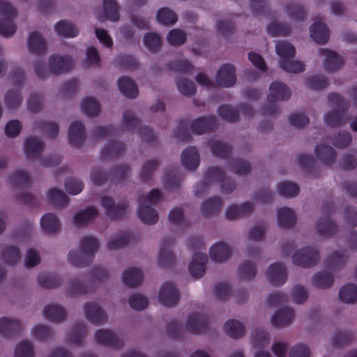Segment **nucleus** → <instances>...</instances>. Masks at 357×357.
Returning a JSON list of instances; mask_svg holds the SVG:
<instances>
[{"instance_id":"nucleus-1","label":"nucleus","mask_w":357,"mask_h":357,"mask_svg":"<svg viewBox=\"0 0 357 357\" xmlns=\"http://www.w3.org/2000/svg\"><path fill=\"white\" fill-rule=\"evenodd\" d=\"M98 246V241L94 236H84L81 239L79 248L70 251L68 257L69 263L77 267L86 265L93 258Z\"/></svg>"},{"instance_id":"nucleus-2","label":"nucleus","mask_w":357,"mask_h":357,"mask_svg":"<svg viewBox=\"0 0 357 357\" xmlns=\"http://www.w3.org/2000/svg\"><path fill=\"white\" fill-rule=\"evenodd\" d=\"M328 100L329 105L333 107L334 110L325 114L324 123L331 127L342 126L347 121L345 112L349 110V102L344 98L334 93L328 94Z\"/></svg>"},{"instance_id":"nucleus-3","label":"nucleus","mask_w":357,"mask_h":357,"mask_svg":"<svg viewBox=\"0 0 357 357\" xmlns=\"http://www.w3.org/2000/svg\"><path fill=\"white\" fill-rule=\"evenodd\" d=\"M162 199V193L158 189L152 190L149 194L139 197L137 215L145 224H155L158 220L156 211L151 205L157 204Z\"/></svg>"},{"instance_id":"nucleus-4","label":"nucleus","mask_w":357,"mask_h":357,"mask_svg":"<svg viewBox=\"0 0 357 357\" xmlns=\"http://www.w3.org/2000/svg\"><path fill=\"white\" fill-rule=\"evenodd\" d=\"M207 326L206 318L199 313H192L188 317L185 326L177 320H173L167 325V331L172 336H181L184 331L197 334L204 331Z\"/></svg>"},{"instance_id":"nucleus-5","label":"nucleus","mask_w":357,"mask_h":357,"mask_svg":"<svg viewBox=\"0 0 357 357\" xmlns=\"http://www.w3.org/2000/svg\"><path fill=\"white\" fill-rule=\"evenodd\" d=\"M30 181L28 174L22 170L15 172L8 178L9 184L15 189L16 194L20 195V200L26 204L33 205V198L25 191Z\"/></svg>"},{"instance_id":"nucleus-6","label":"nucleus","mask_w":357,"mask_h":357,"mask_svg":"<svg viewBox=\"0 0 357 357\" xmlns=\"http://www.w3.org/2000/svg\"><path fill=\"white\" fill-rule=\"evenodd\" d=\"M0 35L10 38L16 31V26L13 22L16 17L15 9L8 3L0 0Z\"/></svg>"},{"instance_id":"nucleus-7","label":"nucleus","mask_w":357,"mask_h":357,"mask_svg":"<svg viewBox=\"0 0 357 357\" xmlns=\"http://www.w3.org/2000/svg\"><path fill=\"white\" fill-rule=\"evenodd\" d=\"M320 259L317 250L313 247H306L296 250L292 256L294 264L301 266H311L317 264Z\"/></svg>"},{"instance_id":"nucleus-8","label":"nucleus","mask_w":357,"mask_h":357,"mask_svg":"<svg viewBox=\"0 0 357 357\" xmlns=\"http://www.w3.org/2000/svg\"><path fill=\"white\" fill-rule=\"evenodd\" d=\"M323 217L317 221L316 229L317 232L322 236H330L336 231L335 225L330 220L329 215L333 212V204L327 202L321 207Z\"/></svg>"},{"instance_id":"nucleus-9","label":"nucleus","mask_w":357,"mask_h":357,"mask_svg":"<svg viewBox=\"0 0 357 357\" xmlns=\"http://www.w3.org/2000/svg\"><path fill=\"white\" fill-rule=\"evenodd\" d=\"M218 181L220 183V186L222 191L225 193L230 192L234 188V183H229V188L225 187L224 183L226 182V178L224 177L222 171L217 167L212 168L206 174V181L197 186L195 194L199 195L201 190H204L208 183Z\"/></svg>"},{"instance_id":"nucleus-10","label":"nucleus","mask_w":357,"mask_h":357,"mask_svg":"<svg viewBox=\"0 0 357 357\" xmlns=\"http://www.w3.org/2000/svg\"><path fill=\"white\" fill-rule=\"evenodd\" d=\"M179 299V294L176 287L170 282L162 284L158 294V301L165 306H172Z\"/></svg>"},{"instance_id":"nucleus-11","label":"nucleus","mask_w":357,"mask_h":357,"mask_svg":"<svg viewBox=\"0 0 357 357\" xmlns=\"http://www.w3.org/2000/svg\"><path fill=\"white\" fill-rule=\"evenodd\" d=\"M266 277L271 284L282 285L287 278V268L281 263L272 264L266 270Z\"/></svg>"},{"instance_id":"nucleus-12","label":"nucleus","mask_w":357,"mask_h":357,"mask_svg":"<svg viewBox=\"0 0 357 357\" xmlns=\"http://www.w3.org/2000/svg\"><path fill=\"white\" fill-rule=\"evenodd\" d=\"M291 96V92L286 84L274 82L270 85L267 100L269 103L273 104L279 101L287 100Z\"/></svg>"},{"instance_id":"nucleus-13","label":"nucleus","mask_w":357,"mask_h":357,"mask_svg":"<svg viewBox=\"0 0 357 357\" xmlns=\"http://www.w3.org/2000/svg\"><path fill=\"white\" fill-rule=\"evenodd\" d=\"M83 311L85 317L93 324L98 325L107 320L105 312L97 303H86L83 307Z\"/></svg>"},{"instance_id":"nucleus-14","label":"nucleus","mask_w":357,"mask_h":357,"mask_svg":"<svg viewBox=\"0 0 357 357\" xmlns=\"http://www.w3.org/2000/svg\"><path fill=\"white\" fill-rule=\"evenodd\" d=\"M49 66L52 73L61 74L73 68V61L68 56L54 54L49 58Z\"/></svg>"},{"instance_id":"nucleus-15","label":"nucleus","mask_w":357,"mask_h":357,"mask_svg":"<svg viewBox=\"0 0 357 357\" xmlns=\"http://www.w3.org/2000/svg\"><path fill=\"white\" fill-rule=\"evenodd\" d=\"M101 205L105 210V215L110 219L121 218L127 208V203L126 202H122L116 205L113 199L107 196L102 198Z\"/></svg>"},{"instance_id":"nucleus-16","label":"nucleus","mask_w":357,"mask_h":357,"mask_svg":"<svg viewBox=\"0 0 357 357\" xmlns=\"http://www.w3.org/2000/svg\"><path fill=\"white\" fill-rule=\"evenodd\" d=\"M318 53L320 56L324 57V68L328 72H333L339 69L343 63V59L333 50L320 48Z\"/></svg>"},{"instance_id":"nucleus-17","label":"nucleus","mask_w":357,"mask_h":357,"mask_svg":"<svg viewBox=\"0 0 357 357\" xmlns=\"http://www.w3.org/2000/svg\"><path fill=\"white\" fill-rule=\"evenodd\" d=\"M215 80L218 85L222 87L233 86L236 81L234 66L222 65L216 74Z\"/></svg>"},{"instance_id":"nucleus-18","label":"nucleus","mask_w":357,"mask_h":357,"mask_svg":"<svg viewBox=\"0 0 357 357\" xmlns=\"http://www.w3.org/2000/svg\"><path fill=\"white\" fill-rule=\"evenodd\" d=\"M96 342L101 345L118 348L122 345V340L112 331L106 329H99L95 333Z\"/></svg>"},{"instance_id":"nucleus-19","label":"nucleus","mask_w":357,"mask_h":357,"mask_svg":"<svg viewBox=\"0 0 357 357\" xmlns=\"http://www.w3.org/2000/svg\"><path fill=\"white\" fill-rule=\"evenodd\" d=\"M208 259L205 253L197 252L192 256V259L189 264V271L194 278L202 277Z\"/></svg>"},{"instance_id":"nucleus-20","label":"nucleus","mask_w":357,"mask_h":357,"mask_svg":"<svg viewBox=\"0 0 357 357\" xmlns=\"http://www.w3.org/2000/svg\"><path fill=\"white\" fill-rule=\"evenodd\" d=\"M86 139L84 125L79 121L72 123L69 127L68 139L72 146L79 147Z\"/></svg>"},{"instance_id":"nucleus-21","label":"nucleus","mask_w":357,"mask_h":357,"mask_svg":"<svg viewBox=\"0 0 357 357\" xmlns=\"http://www.w3.org/2000/svg\"><path fill=\"white\" fill-rule=\"evenodd\" d=\"M42 230L49 234L59 231L61 224L58 218L53 213H47L42 216L40 221Z\"/></svg>"},{"instance_id":"nucleus-22","label":"nucleus","mask_w":357,"mask_h":357,"mask_svg":"<svg viewBox=\"0 0 357 357\" xmlns=\"http://www.w3.org/2000/svg\"><path fill=\"white\" fill-rule=\"evenodd\" d=\"M231 253V250L227 244L219 242L211 246L209 255L212 260L222 262L227 260Z\"/></svg>"},{"instance_id":"nucleus-23","label":"nucleus","mask_w":357,"mask_h":357,"mask_svg":"<svg viewBox=\"0 0 357 357\" xmlns=\"http://www.w3.org/2000/svg\"><path fill=\"white\" fill-rule=\"evenodd\" d=\"M183 165L189 170L195 169L199 164V155L194 146L188 147L181 154Z\"/></svg>"},{"instance_id":"nucleus-24","label":"nucleus","mask_w":357,"mask_h":357,"mask_svg":"<svg viewBox=\"0 0 357 357\" xmlns=\"http://www.w3.org/2000/svg\"><path fill=\"white\" fill-rule=\"evenodd\" d=\"M98 215V211L93 206H89L75 213L73 222L77 226L85 225L93 222Z\"/></svg>"},{"instance_id":"nucleus-25","label":"nucleus","mask_w":357,"mask_h":357,"mask_svg":"<svg viewBox=\"0 0 357 357\" xmlns=\"http://www.w3.org/2000/svg\"><path fill=\"white\" fill-rule=\"evenodd\" d=\"M294 317V310L291 307H284L275 312L271 321L274 326L281 327L289 324Z\"/></svg>"},{"instance_id":"nucleus-26","label":"nucleus","mask_w":357,"mask_h":357,"mask_svg":"<svg viewBox=\"0 0 357 357\" xmlns=\"http://www.w3.org/2000/svg\"><path fill=\"white\" fill-rule=\"evenodd\" d=\"M310 33V37L317 43H325L329 38V30L326 25L322 22L312 24Z\"/></svg>"},{"instance_id":"nucleus-27","label":"nucleus","mask_w":357,"mask_h":357,"mask_svg":"<svg viewBox=\"0 0 357 357\" xmlns=\"http://www.w3.org/2000/svg\"><path fill=\"white\" fill-rule=\"evenodd\" d=\"M27 47L29 51L36 54L44 53L46 51V43L37 31L31 32L27 38Z\"/></svg>"},{"instance_id":"nucleus-28","label":"nucleus","mask_w":357,"mask_h":357,"mask_svg":"<svg viewBox=\"0 0 357 357\" xmlns=\"http://www.w3.org/2000/svg\"><path fill=\"white\" fill-rule=\"evenodd\" d=\"M43 147V143L37 137H28L24 143L25 154L28 158H37Z\"/></svg>"},{"instance_id":"nucleus-29","label":"nucleus","mask_w":357,"mask_h":357,"mask_svg":"<svg viewBox=\"0 0 357 357\" xmlns=\"http://www.w3.org/2000/svg\"><path fill=\"white\" fill-rule=\"evenodd\" d=\"M252 209L253 206L249 202H245L241 206L232 205L227 208L225 217L227 220H234L249 213Z\"/></svg>"},{"instance_id":"nucleus-30","label":"nucleus","mask_w":357,"mask_h":357,"mask_svg":"<svg viewBox=\"0 0 357 357\" xmlns=\"http://www.w3.org/2000/svg\"><path fill=\"white\" fill-rule=\"evenodd\" d=\"M21 328V322L17 319H13L8 317L0 318V335L8 337Z\"/></svg>"},{"instance_id":"nucleus-31","label":"nucleus","mask_w":357,"mask_h":357,"mask_svg":"<svg viewBox=\"0 0 357 357\" xmlns=\"http://www.w3.org/2000/svg\"><path fill=\"white\" fill-rule=\"evenodd\" d=\"M143 274L142 271L136 267L126 269L122 275L123 282L128 287H135L142 283Z\"/></svg>"},{"instance_id":"nucleus-32","label":"nucleus","mask_w":357,"mask_h":357,"mask_svg":"<svg viewBox=\"0 0 357 357\" xmlns=\"http://www.w3.org/2000/svg\"><path fill=\"white\" fill-rule=\"evenodd\" d=\"M118 86L120 91L129 98H135L138 95L135 82L128 77H121L118 81Z\"/></svg>"},{"instance_id":"nucleus-33","label":"nucleus","mask_w":357,"mask_h":357,"mask_svg":"<svg viewBox=\"0 0 357 357\" xmlns=\"http://www.w3.org/2000/svg\"><path fill=\"white\" fill-rule=\"evenodd\" d=\"M215 124V119L214 116L201 117L192 122L191 130L196 134H202L213 128Z\"/></svg>"},{"instance_id":"nucleus-34","label":"nucleus","mask_w":357,"mask_h":357,"mask_svg":"<svg viewBox=\"0 0 357 357\" xmlns=\"http://www.w3.org/2000/svg\"><path fill=\"white\" fill-rule=\"evenodd\" d=\"M104 16H100V21L109 20L117 21L119 20V6L115 0L103 1Z\"/></svg>"},{"instance_id":"nucleus-35","label":"nucleus","mask_w":357,"mask_h":357,"mask_svg":"<svg viewBox=\"0 0 357 357\" xmlns=\"http://www.w3.org/2000/svg\"><path fill=\"white\" fill-rule=\"evenodd\" d=\"M314 153L316 157L326 165H331L335 158L333 149L323 144L317 145L315 147Z\"/></svg>"},{"instance_id":"nucleus-36","label":"nucleus","mask_w":357,"mask_h":357,"mask_svg":"<svg viewBox=\"0 0 357 357\" xmlns=\"http://www.w3.org/2000/svg\"><path fill=\"white\" fill-rule=\"evenodd\" d=\"M125 147L123 144L116 141H111L102 150L101 155L104 159H112L118 158L124 151Z\"/></svg>"},{"instance_id":"nucleus-37","label":"nucleus","mask_w":357,"mask_h":357,"mask_svg":"<svg viewBox=\"0 0 357 357\" xmlns=\"http://www.w3.org/2000/svg\"><path fill=\"white\" fill-rule=\"evenodd\" d=\"M172 242L164 241L161 243L158 257V264L162 266H169L174 261V255L169 248Z\"/></svg>"},{"instance_id":"nucleus-38","label":"nucleus","mask_w":357,"mask_h":357,"mask_svg":"<svg viewBox=\"0 0 357 357\" xmlns=\"http://www.w3.org/2000/svg\"><path fill=\"white\" fill-rule=\"evenodd\" d=\"M43 316L52 321L63 319L66 316V311L59 305L51 304L45 306L43 311Z\"/></svg>"},{"instance_id":"nucleus-39","label":"nucleus","mask_w":357,"mask_h":357,"mask_svg":"<svg viewBox=\"0 0 357 357\" xmlns=\"http://www.w3.org/2000/svg\"><path fill=\"white\" fill-rule=\"evenodd\" d=\"M55 31L59 36L65 37H75L78 34L76 26L70 22L61 20L55 24Z\"/></svg>"},{"instance_id":"nucleus-40","label":"nucleus","mask_w":357,"mask_h":357,"mask_svg":"<svg viewBox=\"0 0 357 357\" xmlns=\"http://www.w3.org/2000/svg\"><path fill=\"white\" fill-rule=\"evenodd\" d=\"M340 299L346 303H354L357 301V286L347 284L339 291Z\"/></svg>"},{"instance_id":"nucleus-41","label":"nucleus","mask_w":357,"mask_h":357,"mask_svg":"<svg viewBox=\"0 0 357 357\" xmlns=\"http://www.w3.org/2000/svg\"><path fill=\"white\" fill-rule=\"evenodd\" d=\"M270 342L269 334L262 330L257 329L251 333V344L257 349L264 348L266 347Z\"/></svg>"},{"instance_id":"nucleus-42","label":"nucleus","mask_w":357,"mask_h":357,"mask_svg":"<svg viewBox=\"0 0 357 357\" xmlns=\"http://www.w3.org/2000/svg\"><path fill=\"white\" fill-rule=\"evenodd\" d=\"M225 332L233 338L241 337L244 332L245 328L243 324L236 319H230L225 322L224 326Z\"/></svg>"},{"instance_id":"nucleus-43","label":"nucleus","mask_w":357,"mask_h":357,"mask_svg":"<svg viewBox=\"0 0 357 357\" xmlns=\"http://www.w3.org/2000/svg\"><path fill=\"white\" fill-rule=\"evenodd\" d=\"M295 220V215L291 209L282 207L278 210V222L280 227H288L294 223Z\"/></svg>"},{"instance_id":"nucleus-44","label":"nucleus","mask_w":357,"mask_h":357,"mask_svg":"<svg viewBox=\"0 0 357 357\" xmlns=\"http://www.w3.org/2000/svg\"><path fill=\"white\" fill-rule=\"evenodd\" d=\"M81 109L86 116H94L99 114L100 107L97 100L91 97H87L82 100Z\"/></svg>"},{"instance_id":"nucleus-45","label":"nucleus","mask_w":357,"mask_h":357,"mask_svg":"<svg viewBox=\"0 0 357 357\" xmlns=\"http://www.w3.org/2000/svg\"><path fill=\"white\" fill-rule=\"evenodd\" d=\"M222 201L219 197H213L205 201L201 207V213L204 216H210L219 211Z\"/></svg>"},{"instance_id":"nucleus-46","label":"nucleus","mask_w":357,"mask_h":357,"mask_svg":"<svg viewBox=\"0 0 357 357\" xmlns=\"http://www.w3.org/2000/svg\"><path fill=\"white\" fill-rule=\"evenodd\" d=\"M275 50L278 55L280 57V60L291 59L294 56L296 52L294 47L291 43L284 40L277 43Z\"/></svg>"},{"instance_id":"nucleus-47","label":"nucleus","mask_w":357,"mask_h":357,"mask_svg":"<svg viewBox=\"0 0 357 357\" xmlns=\"http://www.w3.org/2000/svg\"><path fill=\"white\" fill-rule=\"evenodd\" d=\"M130 242V234L129 233L120 234L111 237L107 243V247L109 250H116L123 248Z\"/></svg>"},{"instance_id":"nucleus-48","label":"nucleus","mask_w":357,"mask_h":357,"mask_svg":"<svg viewBox=\"0 0 357 357\" xmlns=\"http://www.w3.org/2000/svg\"><path fill=\"white\" fill-rule=\"evenodd\" d=\"M255 264L250 261L242 263L238 268V278L241 280L249 281L255 278L256 275Z\"/></svg>"},{"instance_id":"nucleus-49","label":"nucleus","mask_w":357,"mask_h":357,"mask_svg":"<svg viewBox=\"0 0 357 357\" xmlns=\"http://www.w3.org/2000/svg\"><path fill=\"white\" fill-rule=\"evenodd\" d=\"M20 256L19 249L15 245H8L2 250L3 260L11 265L15 264L20 259Z\"/></svg>"},{"instance_id":"nucleus-50","label":"nucleus","mask_w":357,"mask_h":357,"mask_svg":"<svg viewBox=\"0 0 357 357\" xmlns=\"http://www.w3.org/2000/svg\"><path fill=\"white\" fill-rule=\"evenodd\" d=\"M288 16L296 22L302 21L305 17V12L303 6L296 3H290L286 6Z\"/></svg>"},{"instance_id":"nucleus-51","label":"nucleus","mask_w":357,"mask_h":357,"mask_svg":"<svg viewBox=\"0 0 357 357\" xmlns=\"http://www.w3.org/2000/svg\"><path fill=\"white\" fill-rule=\"evenodd\" d=\"M178 91L185 96H192L196 91L195 84L183 77H178L176 80Z\"/></svg>"},{"instance_id":"nucleus-52","label":"nucleus","mask_w":357,"mask_h":357,"mask_svg":"<svg viewBox=\"0 0 357 357\" xmlns=\"http://www.w3.org/2000/svg\"><path fill=\"white\" fill-rule=\"evenodd\" d=\"M278 191L282 196L292 197L298 195L299 187L295 183L284 181L278 185Z\"/></svg>"},{"instance_id":"nucleus-53","label":"nucleus","mask_w":357,"mask_h":357,"mask_svg":"<svg viewBox=\"0 0 357 357\" xmlns=\"http://www.w3.org/2000/svg\"><path fill=\"white\" fill-rule=\"evenodd\" d=\"M312 281V284L317 287L328 288L333 282V278L328 273L321 272L314 275Z\"/></svg>"},{"instance_id":"nucleus-54","label":"nucleus","mask_w":357,"mask_h":357,"mask_svg":"<svg viewBox=\"0 0 357 357\" xmlns=\"http://www.w3.org/2000/svg\"><path fill=\"white\" fill-rule=\"evenodd\" d=\"M157 20L161 24L171 25L176 22L177 16L172 10L164 8L158 10Z\"/></svg>"},{"instance_id":"nucleus-55","label":"nucleus","mask_w":357,"mask_h":357,"mask_svg":"<svg viewBox=\"0 0 357 357\" xmlns=\"http://www.w3.org/2000/svg\"><path fill=\"white\" fill-rule=\"evenodd\" d=\"M48 199L56 206H63L67 204L68 200L64 192L56 188L50 189L48 192Z\"/></svg>"},{"instance_id":"nucleus-56","label":"nucleus","mask_w":357,"mask_h":357,"mask_svg":"<svg viewBox=\"0 0 357 357\" xmlns=\"http://www.w3.org/2000/svg\"><path fill=\"white\" fill-rule=\"evenodd\" d=\"M38 281L41 286L45 288H55L61 284L59 278L48 273L39 274Z\"/></svg>"},{"instance_id":"nucleus-57","label":"nucleus","mask_w":357,"mask_h":357,"mask_svg":"<svg viewBox=\"0 0 357 357\" xmlns=\"http://www.w3.org/2000/svg\"><path fill=\"white\" fill-rule=\"evenodd\" d=\"M280 66L288 73H298L304 70V64L302 62L292 61L291 59L280 60Z\"/></svg>"},{"instance_id":"nucleus-58","label":"nucleus","mask_w":357,"mask_h":357,"mask_svg":"<svg viewBox=\"0 0 357 357\" xmlns=\"http://www.w3.org/2000/svg\"><path fill=\"white\" fill-rule=\"evenodd\" d=\"M218 114L223 119L229 122H234L238 119V112L228 105H221L218 108Z\"/></svg>"},{"instance_id":"nucleus-59","label":"nucleus","mask_w":357,"mask_h":357,"mask_svg":"<svg viewBox=\"0 0 357 357\" xmlns=\"http://www.w3.org/2000/svg\"><path fill=\"white\" fill-rule=\"evenodd\" d=\"M15 357H34L33 349L29 341L20 342L15 350Z\"/></svg>"},{"instance_id":"nucleus-60","label":"nucleus","mask_w":357,"mask_h":357,"mask_svg":"<svg viewBox=\"0 0 357 357\" xmlns=\"http://www.w3.org/2000/svg\"><path fill=\"white\" fill-rule=\"evenodd\" d=\"M167 40L171 45L178 46L185 41L186 36L183 31L174 29L169 32Z\"/></svg>"},{"instance_id":"nucleus-61","label":"nucleus","mask_w":357,"mask_h":357,"mask_svg":"<svg viewBox=\"0 0 357 357\" xmlns=\"http://www.w3.org/2000/svg\"><path fill=\"white\" fill-rule=\"evenodd\" d=\"M161 43L160 37L155 33H148L144 37V44L149 51L158 50Z\"/></svg>"},{"instance_id":"nucleus-62","label":"nucleus","mask_w":357,"mask_h":357,"mask_svg":"<svg viewBox=\"0 0 357 357\" xmlns=\"http://www.w3.org/2000/svg\"><path fill=\"white\" fill-rule=\"evenodd\" d=\"M169 220L171 224L180 227H185L187 225V222L183 216V211L180 208H174L169 212Z\"/></svg>"},{"instance_id":"nucleus-63","label":"nucleus","mask_w":357,"mask_h":357,"mask_svg":"<svg viewBox=\"0 0 357 357\" xmlns=\"http://www.w3.org/2000/svg\"><path fill=\"white\" fill-rule=\"evenodd\" d=\"M137 124V119L131 111H126L123 115L122 129L126 131H132Z\"/></svg>"},{"instance_id":"nucleus-64","label":"nucleus","mask_w":357,"mask_h":357,"mask_svg":"<svg viewBox=\"0 0 357 357\" xmlns=\"http://www.w3.org/2000/svg\"><path fill=\"white\" fill-rule=\"evenodd\" d=\"M22 96L17 91H8L5 96V104L10 109H15L20 105Z\"/></svg>"}]
</instances>
